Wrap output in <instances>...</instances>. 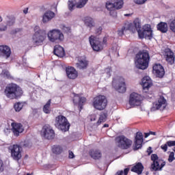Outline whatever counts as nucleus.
<instances>
[{
    "instance_id": "1",
    "label": "nucleus",
    "mask_w": 175,
    "mask_h": 175,
    "mask_svg": "<svg viewBox=\"0 0 175 175\" xmlns=\"http://www.w3.org/2000/svg\"><path fill=\"white\" fill-rule=\"evenodd\" d=\"M135 28V33L137 32L138 37L139 39H152V29H151V25L146 24L143 27H142V21L140 18H137L134 20L133 23H132Z\"/></svg>"
},
{
    "instance_id": "2",
    "label": "nucleus",
    "mask_w": 175,
    "mask_h": 175,
    "mask_svg": "<svg viewBox=\"0 0 175 175\" xmlns=\"http://www.w3.org/2000/svg\"><path fill=\"white\" fill-rule=\"evenodd\" d=\"M135 66L137 69H142L145 70L148 68V64H150V53L148 51L143 50L139 51L135 58Z\"/></svg>"
},
{
    "instance_id": "3",
    "label": "nucleus",
    "mask_w": 175,
    "mask_h": 175,
    "mask_svg": "<svg viewBox=\"0 0 175 175\" xmlns=\"http://www.w3.org/2000/svg\"><path fill=\"white\" fill-rule=\"evenodd\" d=\"M4 95L8 99H18L23 95V90L17 84L11 83L5 87Z\"/></svg>"
},
{
    "instance_id": "4",
    "label": "nucleus",
    "mask_w": 175,
    "mask_h": 175,
    "mask_svg": "<svg viewBox=\"0 0 175 175\" xmlns=\"http://www.w3.org/2000/svg\"><path fill=\"white\" fill-rule=\"evenodd\" d=\"M124 5V1L122 0H109L105 3V8L108 12H109L110 16L111 17H117V11L122 9Z\"/></svg>"
},
{
    "instance_id": "5",
    "label": "nucleus",
    "mask_w": 175,
    "mask_h": 175,
    "mask_svg": "<svg viewBox=\"0 0 175 175\" xmlns=\"http://www.w3.org/2000/svg\"><path fill=\"white\" fill-rule=\"evenodd\" d=\"M34 34L33 35L32 42L34 46H42L44 40H46V33L43 30L40 29L39 26L34 27Z\"/></svg>"
},
{
    "instance_id": "6",
    "label": "nucleus",
    "mask_w": 175,
    "mask_h": 175,
    "mask_svg": "<svg viewBox=\"0 0 175 175\" xmlns=\"http://www.w3.org/2000/svg\"><path fill=\"white\" fill-rule=\"evenodd\" d=\"M55 126L57 129H60L62 132H68L70 128V124L68 122V119L64 116H58L55 118Z\"/></svg>"
},
{
    "instance_id": "7",
    "label": "nucleus",
    "mask_w": 175,
    "mask_h": 175,
    "mask_svg": "<svg viewBox=\"0 0 175 175\" xmlns=\"http://www.w3.org/2000/svg\"><path fill=\"white\" fill-rule=\"evenodd\" d=\"M47 36L49 40L52 42V43H61L65 39L64 33L59 29H52L49 31Z\"/></svg>"
},
{
    "instance_id": "8",
    "label": "nucleus",
    "mask_w": 175,
    "mask_h": 175,
    "mask_svg": "<svg viewBox=\"0 0 175 175\" xmlns=\"http://www.w3.org/2000/svg\"><path fill=\"white\" fill-rule=\"evenodd\" d=\"M115 142L116 146L122 150H128L132 147V140L126 138L125 135H119L116 137Z\"/></svg>"
},
{
    "instance_id": "9",
    "label": "nucleus",
    "mask_w": 175,
    "mask_h": 175,
    "mask_svg": "<svg viewBox=\"0 0 175 175\" xmlns=\"http://www.w3.org/2000/svg\"><path fill=\"white\" fill-rule=\"evenodd\" d=\"M151 161H152V163L151 165V170L152 172H159L163 169L164 166L166 165V162L163 161L162 163L159 157H158V154H152L150 157Z\"/></svg>"
},
{
    "instance_id": "10",
    "label": "nucleus",
    "mask_w": 175,
    "mask_h": 175,
    "mask_svg": "<svg viewBox=\"0 0 175 175\" xmlns=\"http://www.w3.org/2000/svg\"><path fill=\"white\" fill-rule=\"evenodd\" d=\"M167 106V101L163 97V96H160L157 100L153 103V105L150 109V111H157V110H160V111H163Z\"/></svg>"
},
{
    "instance_id": "11",
    "label": "nucleus",
    "mask_w": 175,
    "mask_h": 175,
    "mask_svg": "<svg viewBox=\"0 0 175 175\" xmlns=\"http://www.w3.org/2000/svg\"><path fill=\"white\" fill-rule=\"evenodd\" d=\"M8 150L14 161H18L21 159V153L23 152V147L17 144L11 145L9 146Z\"/></svg>"
},
{
    "instance_id": "12",
    "label": "nucleus",
    "mask_w": 175,
    "mask_h": 175,
    "mask_svg": "<svg viewBox=\"0 0 175 175\" xmlns=\"http://www.w3.org/2000/svg\"><path fill=\"white\" fill-rule=\"evenodd\" d=\"M93 106L96 110H105L107 106V98L105 96H98L94 98Z\"/></svg>"
},
{
    "instance_id": "13",
    "label": "nucleus",
    "mask_w": 175,
    "mask_h": 175,
    "mask_svg": "<svg viewBox=\"0 0 175 175\" xmlns=\"http://www.w3.org/2000/svg\"><path fill=\"white\" fill-rule=\"evenodd\" d=\"M89 42L94 51H101V50H103V43H102L100 39L94 36H91L89 37Z\"/></svg>"
},
{
    "instance_id": "14",
    "label": "nucleus",
    "mask_w": 175,
    "mask_h": 175,
    "mask_svg": "<svg viewBox=\"0 0 175 175\" xmlns=\"http://www.w3.org/2000/svg\"><path fill=\"white\" fill-rule=\"evenodd\" d=\"M112 85L121 94H124L126 91V86L125 85V79L122 77H119L118 79H113L112 81Z\"/></svg>"
},
{
    "instance_id": "15",
    "label": "nucleus",
    "mask_w": 175,
    "mask_h": 175,
    "mask_svg": "<svg viewBox=\"0 0 175 175\" xmlns=\"http://www.w3.org/2000/svg\"><path fill=\"white\" fill-rule=\"evenodd\" d=\"M12 55V49L8 45H0V57L8 59Z\"/></svg>"
},
{
    "instance_id": "16",
    "label": "nucleus",
    "mask_w": 175,
    "mask_h": 175,
    "mask_svg": "<svg viewBox=\"0 0 175 175\" xmlns=\"http://www.w3.org/2000/svg\"><path fill=\"white\" fill-rule=\"evenodd\" d=\"M142 96L137 93H132L130 95L129 104L131 106H140L142 103Z\"/></svg>"
},
{
    "instance_id": "17",
    "label": "nucleus",
    "mask_w": 175,
    "mask_h": 175,
    "mask_svg": "<svg viewBox=\"0 0 175 175\" xmlns=\"http://www.w3.org/2000/svg\"><path fill=\"white\" fill-rule=\"evenodd\" d=\"M143 142V133L142 132H137L134 142V151H136L142 147Z\"/></svg>"
},
{
    "instance_id": "18",
    "label": "nucleus",
    "mask_w": 175,
    "mask_h": 175,
    "mask_svg": "<svg viewBox=\"0 0 175 175\" xmlns=\"http://www.w3.org/2000/svg\"><path fill=\"white\" fill-rule=\"evenodd\" d=\"M124 31H131L133 33H135V30L133 25L129 22L126 23L124 26L118 30V36H122Z\"/></svg>"
},
{
    "instance_id": "19",
    "label": "nucleus",
    "mask_w": 175,
    "mask_h": 175,
    "mask_svg": "<svg viewBox=\"0 0 175 175\" xmlns=\"http://www.w3.org/2000/svg\"><path fill=\"white\" fill-rule=\"evenodd\" d=\"M11 126H12V131L14 136H20V133L24 132V126L21 123L13 122Z\"/></svg>"
},
{
    "instance_id": "20",
    "label": "nucleus",
    "mask_w": 175,
    "mask_h": 175,
    "mask_svg": "<svg viewBox=\"0 0 175 175\" xmlns=\"http://www.w3.org/2000/svg\"><path fill=\"white\" fill-rule=\"evenodd\" d=\"M153 73L156 75L157 77L162 79L165 76V69L162 65L157 64L153 66Z\"/></svg>"
},
{
    "instance_id": "21",
    "label": "nucleus",
    "mask_w": 175,
    "mask_h": 175,
    "mask_svg": "<svg viewBox=\"0 0 175 175\" xmlns=\"http://www.w3.org/2000/svg\"><path fill=\"white\" fill-rule=\"evenodd\" d=\"M66 72L67 77L71 80H75V79H77V76H79V73L77 72V70H76V68L72 66L67 67L66 68Z\"/></svg>"
},
{
    "instance_id": "22",
    "label": "nucleus",
    "mask_w": 175,
    "mask_h": 175,
    "mask_svg": "<svg viewBox=\"0 0 175 175\" xmlns=\"http://www.w3.org/2000/svg\"><path fill=\"white\" fill-rule=\"evenodd\" d=\"M43 130L44 136V137H46V139H48V140L54 139V136H55V134L53 129H51L49 126H44L43 127Z\"/></svg>"
},
{
    "instance_id": "23",
    "label": "nucleus",
    "mask_w": 175,
    "mask_h": 175,
    "mask_svg": "<svg viewBox=\"0 0 175 175\" xmlns=\"http://www.w3.org/2000/svg\"><path fill=\"white\" fill-rule=\"evenodd\" d=\"M55 17V13H54L53 11H46L42 15V23L43 24H47L49 21H51L53 18Z\"/></svg>"
},
{
    "instance_id": "24",
    "label": "nucleus",
    "mask_w": 175,
    "mask_h": 175,
    "mask_svg": "<svg viewBox=\"0 0 175 175\" xmlns=\"http://www.w3.org/2000/svg\"><path fill=\"white\" fill-rule=\"evenodd\" d=\"M165 55L167 62H168L170 65H173V64H174L175 59L174 53H173L170 49H167L165 53Z\"/></svg>"
},
{
    "instance_id": "25",
    "label": "nucleus",
    "mask_w": 175,
    "mask_h": 175,
    "mask_svg": "<svg viewBox=\"0 0 175 175\" xmlns=\"http://www.w3.org/2000/svg\"><path fill=\"white\" fill-rule=\"evenodd\" d=\"M88 60L85 59H79L77 63H76V66L77 69L84 70L87 69L88 67Z\"/></svg>"
},
{
    "instance_id": "26",
    "label": "nucleus",
    "mask_w": 175,
    "mask_h": 175,
    "mask_svg": "<svg viewBox=\"0 0 175 175\" xmlns=\"http://www.w3.org/2000/svg\"><path fill=\"white\" fill-rule=\"evenodd\" d=\"M143 170H144V166L142 163H137L131 168V172L134 173H137V174L140 175L143 173Z\"/></svg>"
},
{
    "instance_id": "27",
    "label": "nucleus",
    "mask_w": 175,
    "mask_h": 175,
    "mask_svg": "<svg viewBox=\"0 0 175 175\" xmlns=\"http://www.w3.org/2000/svg\"><path fill=\"white\" fill-rule=\"evenodd\" d=\"M152 85V81L148 76H146L142 79V87L144 90H148Z\"/></svg>"
},
{
    "instance_id": "28",
    "label": "nucleus",
    "mask_w": 175,
    "mask_h": 175,
    "mask_svg": "<svg viewBox=\"0 0 175 175\" xmlns=\"http://www.w3.org/2000/svg\"><path fill=\"white\" fill-rule=\"evenodd\" d=\"M53 54L57 55V57H64L65 55L64 47L60 45H55L53 50Z\"/></svg>"
},
{
    "instance_id": "29",
    "label": "nucleus",
    "mask_w": 175,
    "mask_h": 175,
    "mask_svg": "<svg viewBox=\"0 0 175 175\" xmlns=\"http://www.w3.org/2000/svg\"><path fill=\"white\" fill-rule=\"evenodd\" d=\"M83 23L88 28H94L95 27V21L94 18L90 16H86L83 19Z\"/></svg>"
},
{
    "instance_id": "30",
    "label": "nucleus",
    "mask_w": 175,
    "mask_h": 175,
    "mask_svg": "<svg viewBox=\"0 0 175 175\" xmlns=\"http://www.w3.org/2000/svg\"><path fill=\"white\" fill-rule=\"evenodd\" d=\"M16 23V18L12 16H6L4 18V24L7 25V27H12Z\"/></svg>"
},
{
    "instance_id": "31",
    "label": "nucleus",
    "mask_w": 175,
    "mask_h": 175,
    "mask_svg": "<svg viewBox=\"0 0 175 175\" xmlns=\"http://www.w3.org/2000/svg\"><path fill=\"white\" fill-rule=\"evenodd\" d=\"M157 31H160L162 33H166L168 31L167 23L165 22H160L157 26Z\"/></svg>"
},
{
    "instance_id": "32",
    "label": "nucleus",
    "mask_w": 175,
    "mask_h": 175,
    "mask_svg": "<svg viewBox=\"0 0 175 175\" xmlns=\"http://www.w3.org/2000/svg\"><path fill=\"white\" fill-rule=\"evenodd\" d=\"M77 100H79V106L81 109L83 106V103H85L87 99L85 97H81L79 94H76L74 97L73 102L74 103H77Z\"/></svg>"
},
{
    "instance_id": "33",
    "label": "nucleus",
    "mask_w": 175,
    "mask_h": 175,
    "mask_svg": "<svg viewBox=\"0 0 175 175\" xmlns=\"http://www.w3.org/2000/svg\"><path fill=\"white\" fill-rule=\"evenodd\" d=\"M90 155L93 159H99V158H101L102 157V153H100L99 150H92L90 152Z\"/></svg>"
},
{
    "instance_id": "34",
    "label": "nucleus",
    "mask_w": 175,
    "mask_h": 175,
    "mask_svg": "<svg viewBox=\"0 0 175 175\" xmlns=\"http://www.w3.org/2000/svg\"><path fill=\"white\" fill-rule=\"evenodd\" d=\"M51 105V99H49L46 103V105H44L42 109L45 114H50V113H51V109H50Z\"/></svg>"
},
{
    "instance_id": "35",
    "label": "nucleus",
    "mask_w": 175,
    "mask_h": 175,
    "mask_svg": "<svg viewBox=\"0 0 175 175\" xmlns=\"http://www.w3.org/2000/svg\"><path fill=\"white\" fill-rule=\"evenodd\" d=\"M52 152L56 155H59L62 152V147L59 145H54L52 146Z\"/></svg>"
},
{
    "instance_id": "36",
    "label": "nucleus",
    "mask_w": 175,
    "mask_h": 175,
    "mask_svg": "<svg viewBox=\"0 0 175 175\" xmlns=\"http://www.w3.org/2000/svg\"><path fill=\"white\" fill-rule=\"evenodd\" d=\"M77 3L76 0H68V6L70 12L75 10V7H76Z\"/></svg>"
},
{
    "instance_id": "37",
    "label": "nucleus",
    "mask_w": 175,
    "mask_h": 175,
    "mask_svg": "<svg viewBox=\"0 0 175 175\" xmlns=\"http://www.w3.org/2000/svg\"><path fill=\"white\" fill-rule=\"evenodd\" d=\"M87 2L88 0H79L76 4L77 9H83L87 5Z\"/></svg>"
},
{
    "instance_id": "38",
    "label": "nucleus",
    "mask_w": 175,
    "mask_h": 175,
    "mask_svg": "<svg viewBox=\"0 0 175 175\" xmlns=\"http://www.w3.org/2000/svg\"><path fill=\"white\" fill-rule=\"evenodd\" d=\"M106 118H107L106 113H101L97 122V125H100L102 122H105V121H106Z\"/></svg>"
},
{
    "instance_id": "39",
    "label": "nucleus",
    "mask_w": 175,
    "mask_h": 175,
    "mask_svg": "<svg viewBox=\"0 0 175 175\" xmlns=\"http://www.w3.org/2000/svg\"><path fill=\"white\" fill-rule=\"evenodd\" d=\"M23 106L24 104L23 103H16V104H14V107L16 111H21Z\"/></svg>"
},
{
    "instance_id": "40",
    "label": "nucleus",
    "mask_w": 175,
    "mask_h": 175,
    "mask_svg": "<svg viewBox=\"0 0 175 175\" xmlns=\"http://www.w3.org/2000/svg\"><path fill=\"white\" fill-rule=\"evenodd\" d=\"M129 170H130V169H129V167L125 168V169L124 170V171H123V170H119V171H118V172L116 173V175H122V174H124V175H128V173H129Z\"/></svg>"
},
{
    "instance_id": "41",
    "label": "nucleus",
    "mask_w": 175,
    "mask_h": 175,
    "mask_svg": "<svg viewBox=\"0 0 175 175\" xmlns=\"http://www.w3.org/2000/svg\"><path fill=\"white\" fill-rule=\"evenodd\" d=\"M174 160H175L174 152H171L168 157V162L172 163Z\"/></svg>"
},
{
    "instance_id": "42",
    "label": "nucleus",
    "mask_w": 175,
    "mask_h": 175,
    "mask_svg": "<svg viewBox=\"0 0 175 175\" xmlns=\"http://www.w3.org/2000/svg\"><path fill=\"white\" fill-rule=\"evenodd\" d=\"M170 28L172 32L175 33V19L171 21L170 24Z\"/></svg>"
},
{
    "instance_id": "43",
    "label": "nucleus",
    "mask_w": 175,
    "mask_h": 175,
    "mask_svg": "<svg viewBox=\"0 0 175 175\" xmlns=\"http://www.w3.org/2000/svg\"><path fill=\"white\" fill-rule=\"evenodd\" d=\"M8 26L7 25H3V23L0 24V32H3L5 31H7Z\"/></svg>"
},
{
    "instance_id": "44",
    "label": "nucleus",
    "mask_w": 175,
    "mask_h": 175,
    "mask_svg": "<svg viewBox=\"0 0 175 175\" xmlns=\"http://www.w3.org/2000/svg\"><path fill=\"white\" fill-rule=\"evenodd\" d=\"M2 75L3 76H4V77H7V79H9V77H10V73L6 70H3L2 71Z\"/></svg>"
},
{
    "instance_id": "45",
    "label": "nucleus",
    "mask_w": 175,
    "mask_h": 175,
    "mask_svg": "<svg viewBox=\"0 0 175 175\" xmlns=\"http://www.w3.org/2000/svg\"><path fill=\"white\" fill-rule=\"evenodd\" d=\"M147 0H134V2L137 3V5H143V3H146Z\"/></svg>"
},
{
    "instance_id": "46",
    "label": "nucleus",
    "mask_w": 175,
    "mask_h": 175,
    "mask_svg": "<svg viewBox=\"0 0 175 175\" xmlns=\"http://www.w3.org/2000/svg\"><path fill=\"white\" fill-rule=\"evenodd\" d=\"M167 145L168 147H174L175 146V141H167Z\"/></svg>"
},
{
    "instance_id": "47",
    "label": "nucleus",
    "mask_w": 175,
    "mask_h": 175,
    "mask_svg": "<svg viewBox=\"0 0 175 175\" xmlns=\"http://www.w3.org/2000/svg\"><path fill=\"white\" fill-rule=\"evenodd\" d=\"M64 32H66V33H69L70 32V27L64 26L62 28Z\"/></svg>"
},
{
    "instance_id": "48",
    "label": "nucleus",
    "mask_w": 175,
    "mask_h": 175,
    "mask_svg": "<svg viewBox=\"0 0 175 175\" xmlns=\"http://www.w3.org/2000/svg\"><path fill=\"white\" fill-rule=\"evenodd\" d=\"M102 29H103L102 27H98V28L96 29V31H95L97 35H100V33H102Z\"/></svg>"
},
{
    "instance_id": "49",
    "label": "nucleus",
    "mask_w": 175,
    "mask_h": 175,
    "mask_svg": "<svg viewBox=\"0 0 175 175\" xmlns=\"http://www.w3.org/2000/svg\"><path fill=\"white\" fill-rule=\"evenodd\" d=\"M167 146H168L167 143L166 142L165 144L162 145L161 146V150H163L164 151V152H166V151H167Z\"/></svg>"
},
{
    "instance_id": "50",
    "label": "nucleus",
    "mask_w": 175,
    "mask_h": 175,
    "mask_svg": "<svg viewBox=\"0 0 175 175\" xmlns=\"http://www.w3.org/2000/svg\"><path fill=\"white\" fill-rule=\"evenodd\" d=\"M68 153H69L68 158H70V159H73V158H75V154H73V152L69 150Z\"/></svg>"
},
{
    "instance_id": "51",
    "label": "nucleus",
    "mask_w": 175,
    "mask_h": 175,
    "mask_svg": "<svg viewBox=\"0 0 175 175\" xmlns=\"http://www.w3.org/2000/svg\"><path fill=\"white\" fill-rule=\"evenodd\" d=\"M3 172V161L0 159V173Z\"/></svg>"
},
{
    "instance_id": "52",
    "label": "nucleus",
    "mask_w": 175,
    "mask_h": 175,
    "mask_svg": "<svg viewBox=\"0 0 175 175\" xmlns=\"http://www.w3.org/2000/svg\"><path fill=\"white\" fill-rule=\"evenodd\" d=\"M148 155H151L152 154V148L150 146L147 150Z\"/></svg>"
},
{
    "instance_id": "53",
    "label": "nucleus",
    "mask_w": 175,
    "mask_h": 175,
    "mask_svg": "<svg viewBox=\"0 0 175 175\" xmlns=\"http://www.w3.org/2000/svg\"><path fill=\"white\" fill-rule=\"evenodd\" d=\"M96 115H92L90 116V121H96Z\"/></svg>"
},
{
    "instance_id": "54",
    "label": "nucleus",
    "mask_w": 175,
    "mask_h": 175,
    "mask_svg": "<svg viewBox=\"0 0 175 175\" xmlns=\"http://www.w3.org/2000/svg\"><path fill=\"white\" fill-rule=\"evenodd\" d=\"M4 133H5V135H8L10 133V129H4Z\"/></svg>"
},
{
    "instance_id": "55",
    "label": "nucleus",
    "mask_w": 175,
    "mask_h": 175,
    "mask_svg": "<svg viewBox=\"0 0 175 175\" xmlns=\"http://www.w3.org/2000/svg\"><path fill=\"white\" fill-rule=\"evenodd\" d=\"M152 96H153L152 94H150V95L147 94V95H146V98H147L148 99H149V98H150V99H152Z\"/></svg>"
},
{
    "instance_id": "56",
    "label": "nucleus",
    "mask_w": 175,
    "mask_h": 175,
    "mask_svg": "<svg viewBox=\"0 0 175 175\" xmlns=\"http://www.w3.org/2000/svg\"><path fill=\"white\" fill-rule=\"evenodd\" d=\"M144 135H145V136H144L145 138H147V137H149V135H150V133H145Z\"/></svg>"
},
{
    "instance_id": "57",
    "label": "nucleus",
    "mask_w": 175,
    "mask_h": 175,
    "mask_svg": "<svg viewBox=\"0 0 175 175\" xmlns=\"http://www.w3.org/2000/svg\"><path fill=\"white\" fill-rule=\"evenodd\" d=\"M23 13H25V14H27V13H28V8H27L26 10H24Z\"/></svg>"
},
{
    "instance_id": "58",
    "label": "nucleus",
    "mask_w": 175,
    "mask_h": 175,
    "mask_svg": "<svg viewBox=\"0 0 175 175\" xmlns=\"http://www.w3.org/2000/svg\"><path fill=\"white\" fill-rule=\"evenodd\" d=\"M149 133H150V135H154V136L157 134V133L152 132V131H150Z\"/></svg>"
},
{
    "instance_id": "59",
    "label": "nucleus",
    "mask_w": 175,
    "mask_h": 175,
    "mask_svg": "<svg viewBox=\"0 0 175 175\" xmlns=\"http://www.w3.org/2000/svg\"><path fill=\"white\" fill-rule=\"evenodd\" d=\"M103 128H109V124H105L103 125Z\"/></svg>"
},
{
    "instance_id": "60",
    "label": "nucleus",
    "mask_w": 175,
    "mask_h": 175,
    "mask_svg": "<svg viewBox=\"0 0 175 175\" xmlns=\"http://www.w3.org/2000/svg\"><path fill=\"white\" fill-rule=\"evenodd\" d=\"M2 21H3V18L0 16V23H2Z\"/></svg>"
},
{
    "instance_id": "61",
    "label": "nucleus",
    "mask_w": 175,
    "mask_h": 175,
    "mask_svg": "<svg viewBox=\"0 0 175 175\" xmlns=\"http://www.w3.org/2000/svg\"><path fill=\"white\" fill-rule=\"evenodd\" d=\"M124 16H126V17H128L129 16H131V14H124Z\"/></svg>"
},
{
    "instance_id": "62",
    "label": "nucleus",
    "mask_w": 175,
    "mask_h": 175,
    "mask_svg": "<svg viewBox=\"0 0 175 175\" xmlns=\"http://www.w3.org/2000/svg\"><path fill=\"white\" fill-rule=\"evenodd\" d=\"M27 175H32V174L27 173Z\"/></svg>"
},
{
    "instance_id": "63",
    "label": "nucleus",
    "mask_w": 175,
    "mask_h": 175,
    "mask_svg": "<svg viewBox=\"0 0 175 175\" xmlns=\"http://www.w3.org/2000/svg\"><path fill=\"white\" fill-rule=\"evenodd\" d=\"M146 174H148V172H146Z\"/></svg>"
}]
</instances>
